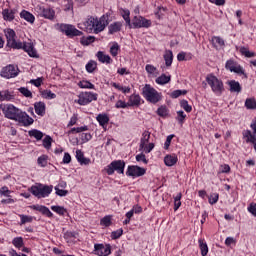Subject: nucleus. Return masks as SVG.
I'll list each match as a JSON object with an SVG mask.
<instances>
[{
  "label": "nucleus",
  "mask_w": 256,
  "mask_h": 256,
  "mask_svg": "<svg viewBox=\"0 0 256 256\" xmlns=\"http://www.w3.org/2000/svg\"><path fill=\"white\" fill-rule=\"evenodd\" d=\"M51 210L54 211V213H57V215H61L62 217L67 215V209L63 206H51Z\"/></svg>",
  "instance_id": "37998d69"
},
{
  "label": "nucleus",
  "mask_w": 256,
  "mask_h": 256,
  "mask_svg": "<svg viewBox=\"0 0 256 256\" xmlns=\"http://www.w3.org/2000/svg\"><path fill=\"white\" fill-rule=\"evenodd\" d=\"M80 89H95V85L88 80H82L78 83Z\"/></svg>",
  "instance_id": "79ce46f5"
},
{
  "label": "nucleus",
  "mask_w": 256,
  "mask_h": 256,
  "mask_svg": "<svg viewBox=\"0 0 256 256\" xmlns=\"http://www.w3.org/2000/svg\"><path fill=\"white\" fill-rule=\"evenodd\" d=\"M246 109H256V100L255 98H247L245 101Z\"/></svg>",
  "instance_id": "8fccbe9b"
},
{
  "label": "nucleus",
  "mask_w": 256,
  "mask_h": 256,
  "mask_svg": "<svg viewBox=\"0 0 256 256\" xmlns=\"http://www.w3.org/2000/svg\"><path fill=\"white\" fill-rule=\"evenodd\" d=\"M121 15L124 19V21L128 24L131 25V12L128 9H122L121 10Z\"/></svg>",
  "instance_id": "49530a36"
},
{
  "label": "nucleus",
  "mask_w": 256,
  "mask_h": 256,
  "mask_svg": "<svg viewBox=\"0 0 256 256\" xmlns=\"http://www.w3.org/2000/svg\"><path fill=\"white\" fill-rule=\"evenodd\" d=\"M40 95L42 97V99H47V100H51V99H56L57 98V94L53 93L51 90L46 89V90H42L40 91Z\"/></svg>",
  "instance_id": "72a5a7b5"
},
{
  "label": "nucleus",
  "mask_w": 256,
  "mask_h": 256,
  "mask_svg": "<svg viewBox=\"0 0 256 256\" xmlns=\"http://www.w3.org/2000/svg\"><path fill=\"white\" fill-rule=\"evenodd\" d=\"M198 245L201 251V255L207 256V253H209V246H207V242L205 241V239H199Z\"/></svg>",
  "instance_id": "2f4dec72"
},
{
  "label": "nucleus",
  "mask_w": 256,
  "mask_h": 256,
  "mask_svg": "<svg viewBox=\"0 0 256 256\" xmlns=\"http://www.w3.org/2000/svg\"><path fill=\"white\" fill-rule=\"evenodd\" d=\"M30 209H33V211H39V213H42V215H45V217H48L49 219L53 218V212H51L47 206L35 204L30 206Z\"/></svg>",
  "instance_id": "a211bd4d"
},
{
  "label": "nucleus",
  "mask_w": 256,
  "mask_h": 256,
  "mask_svg": "<svg viewBox=\"0 0 256 256\" xmlns=\"http://www.w3.org/2000/svg\"><path fill=\"white\" fill-rule=\"evenodd\" d=\"M243 139L246 143H251L254 147V150L256 152V135L251 132V130H244L242 132Z\"/></svg>",
  "instance_id": "6ab92c4d"
},
{
  "label": "nucleus",
  "mask_w": 256,
  "mask_h": 256,
  "mask_svg": "<svg viewBox=\"0 0 256 256\" xmlns=\"http://www.w3.org/2000/svg\"><path fill=\"white\" fill-rule=\"evenodd\" d=\"M208 201H209L210 205H215L217 203V201H219V193H212L209 196Z\"/></svg>",
  "instance_id": "052dcab7"
},
{
  "label": "nucleus",
  "mask_w": 256,
  "mask_h": 256,
  "mask_svg": "<svg viewBox=\"0 0 256 256\" xmlns=\"http://www.w3.org/2000/svg\"><path fill=\"white\" fill-rule=\"evenodd\" d=\"M84 131H89V127L81 126V127H77V128H71V130L68 133H69V135H71L73 133H83Z\"/></svg>",
  "instance_id": "6e6d98bb"
},
{
  "label": "nucleus",
  "mask_w": 256,
  "mask_h": 256,
  "mask_svg": "<svg viewBox=\"0 0 256 256\" xmlns=\"http://www.w3.org/2000/svg\"><path fill=\"white\" fill-rule=\"evenodd\" d=\"M4 34L7 41V47H10L11 49L21 48V40H17V33H15V30L6 28L4 29Z\"/></svg>",
  "instance_id": "39448f33"
},
{
  "label": "nucleus",
  "mask_w": 256,
  "mask_h": 256,
  "mask_svg": "<svg viewBox=\"0 0 256 256\" xmlns=\"http://www.w3.org/2000/svg\"><path fill=\"white\" fill-rule=\"evenodd\" d=\"M19 93L23 94L24 97H33V93L30 92V90L28 88H25V87H20L18 89Z\"/></svg>",
  "instance_id": "bf43d9fd"
},
{
  "label": "nucleus",
  "mask_w": 256,
  "mask_h": 256,
  "mask_svg": "<svg viewBox=\"0 0 256 256\" xmlns=\"http://www.w3.org/2000/svg\"><path fill=\"white\" fill-rule=\"evenodd\" d=\"M180 107L186 111V113H191L193 111V107L189 105V102L187 100H182L180 102Z\"/></svg>",
  "instance_id": "864d4df0"
},
{
  "label": "nucleus",
  "mask_w": 256,
  "mask_h": 256,
  "mask_svg": "<svg viewBox=\"0 0 256 256\" xmlns=\"http://www.w3.org/2000/svg\"><path fill=\"white\" fill-rule=\"evenodd\" d=\"M111 87H114L117 91H121V93H124V95H127V93H131V87L130 86H123L121 83L117 82H111Z\"/></svg>",
  "instance_id": "393cba45"
},
{
  "label": "nucleus",
  "mask_w": 256,
  "mask_h": 256,
  "mask_svg": "<svg viewBox=\"0 0 256 256\" xmlns=\"http://www.w3.org/2000/svg\"><path fill=\"white\" fill-rule=\"evenodd\" d=\"M37 163L40 167H47V156L42 155V156L38 157Z\"/></svg>",
  "instance_id": "0e129e2a"
},
{
  "label": "nucleus",
  "mask_w": 256,
  "mask_h": 256,
  "mask_svg": "<svg viewBox=\"0 0 256 256\" xmlns=\"http://www.w3.org/2000/svg\"><path fill=\"white\" fill-rule=\"evenodd\" d=\"M187 118V114L183 112V110L177 111V121L180 125H183L185 123V119Z\"/></svg>",
  "instance_id": "09e8293b"
},
{
  "label": "nucleus",
  "mask_w": 256,
  "mask_h": 256,
  "mask_svg": "<svg viewBox=\"0 0 256 256\" xmlns=\"http://www.w3.org/2000/svg\"><path fill=\"white\" fill-rule=\"evenodd\" d=\"M94 253L98 256H109L111 255V245L109 244H95Z\"/></svg>",
  "instance_id": "2eb2a0df"
},
{
  "label": "nucleus",
  "mask_w": 256,
  "mask_h": 256,
  "mask_svg": "<svg viewBox=\"0 0 256 256\" xmlns=\"http://www.w3.org/2000/svg\"><path fill=\"white\" fill-rule=\"evenodd\" d=\"M123 28V22L117 21L113 22L108 26V33L109 35H115V33H119Z\"/></svg>",
  "instance_id": "4be33fe9"
},
{
  "label": "nucleus",
  "mask_w": 256,
  "mask_h": 256,
  "mask_svg": "<svg viewBox=\"0 0 256 256\" xmlns=\"http://www.w3.org/2000/svg\"><path fill=\"white\" fill-rule=\"evenodd\" d=\"M181 95H187V90H174L171 94L170 97L172 99H178V97H181Z\"/></svg>",
  "instance_id": "4d7b16f0"
},
{
  "label": "nucleus",
  "mask_w": 256,
  "mask_h": 256,
  "mask_svg": "<svg viewBox=\"0 0 256 256\" xmlns=\"http://www.w3.org/2000/svg\"><path fill=\"white\" fill-rule=\"evenodd\" d=\"M177 161H179L177 154H168L164 157V165H166V167L177 165Z\"/></svg>",
  "instance_id": "412c9836"
},
{
  "label": "nucleus",
  "mask_w": 256,
  "mask_h": 256,
  "mask_svg": "<svg viewBox=\"0 0 256 256\" xmlns=\"http://www.w3.org/2000/svg\"><path fill=\"white\" fill-rule=\"evenodd\" d=\"M155 82L157 85H167V83L171 82V75L162 74L156 78Z\"/></svg>",
  "instance_id": "473e14b6"
},
{
  "label": "nucleus",
  "mask_w": 256,
  "mask_h": 256,
  "mask_svg": "<svg viewBox=\"0 0 256 256\" xmlns=\"http://www.w3.org/2000/svg\"><path fill=\"white\" fill-rule=\"evenodd\" d=\"M20 217V225H25L26 223H33L35 217L25 215V214H19Z\"/></svg>",
  "instance_id": "a19ab883"
},
{
  "label": "nucleus",
  "mask_w": 256,
  "mask_h": 256,
  "mask_svg": "<svg viewBox=\"0 0 256 256\" xmlns=\"http://www.w3.org/2000/svg\"><path fill=\"white\" fill-rule=\"evenodd\" d=\"M12 245H14L16 249H21V247H24L25 242L23 241V237H15L12 240Z\"/></svg>",
  "instance_id": "c03bdc74"
},
{
  "label": "nucleus",
  "mask_w": 256,
  "mask_h": 256,
  "mask_svg": "<svg viewBox=\"0 0 256 256\" xmlns=\"http://www.w3.org/2000/svg\"><path fill=\"white\" fill-rule=\"evenodd\" d=\"M157 115H159V117H167L169 115V110L167 109V106H160L157 109Z\"/></svg>",
  "instance_id": "5fc2aeb1"
},
{
  "label": "nucleus",
  "mask_w": 256,
  "mask_h": 256,
  "mask_svg": "<svg viewBox=\"0 0 256 256\" xmlns=\"http://www.w3.org/2000/svg\"><path fill=\"white\" fill-rule=\"evenodd\" d=\"M43 143V147L45 149H51V145L53 143V138H51V136L46 135L45 138L42 140Z\"/></svg>",
  "instance_id": "de8ad7c7"
},
{
  "label": "nucleus",
  "mask_w": 256,
  "mask_h": 256,
  "mask_svg": "<svg viewBox=\"0 0 256 256\" xmlns=\"http://www.w3.org/2000/svg\"><path fill=\"white\" fill-rule=\"evenodd\" d=\"M29 191L34 197H37V199H46V197H49L51 193H53V185L36 183L30 187Z\"/></svg>",
  "instance_id": "7ed1b4c3"
},
{
  "label": "nucleus",
  "mask_w": 256,
  "mask_h": 256,
  "mask_svg": "<svg viewBox=\"0 0 256 256\" xmlns=\"http://www.w3.org/2000/svg\"><path fill=\"white\" fill-rule=\"evenodd\" d=\"M97 69V62L91 60L86 64L87 73H93Z\"/></svg>",
  "instance_id": "3c124183"
},
{
  "label": "nucleus",
  "mask_w": 256,
  "mask_h": 256,
  "mask_svg": "<svg viewBox=\"0 0 256 256\" xmlns=\"http://www.w3.org/2000/svg\"><path fill=\"white\" fill-rule=\"evenodd\" d=\"M95 42V36H83L81 39H80V43L81 45H91V43H94Z\"/></svg>",
  "instance_id": "a18cd8bd"
},
{
  "label": "nucleus",
  "mask_w": 256,
  "mask_h": 256,
  "mask_svg": "<svg viewBox=\"0 0 256 256\" xmlns=\"http://www.w3.org/2000/svg\"><path fill=\"white\" fill-rule=\"evenodd\" d=\"M247 210L253 215V217H256V203L251 202L247 208Z\"/></svg>",
  "instance_id": "774afa93"
},
{
  "label": "nucleus",
  "mask_w": 256,
  "mask_h": 256,
  "mask_svg": "<svg viewBox=\"0 0 256 256\" xmlns=\"http://www.w3.org/2000/svg\"><path fill=\"white\" fill-rule=\"evenodd\" d=\"M149 139H151V133L149 131H144L140 140V149H143V147L149 143Z\"/></svg>",
  "instance_id": "c9c22d12"
},
{
  "label": "nucleus",
  "mask_w": 256,
  "mask_h": 256,
  "mask_svg": "<svg viewBox=\"0 0 256 256\" xmlns=\"http://www.w3.org/2000/svg\"><path fill=\"white\" fill-rule=\"evenodd\" d=\"M96 57L98 61H100V63H106L107 65H110V63L113 62V60L111 59V56L106 55L101 51L97 52Z\"/></svg>",
  "instance_id": "cd10ccee"
},
{
  "label": "nucleus",
  "mask_w": 256,
  "mask_h": 256,
  "mask_svg": "<svg viewBox=\"0 0 256 256\" xmlns=\"http://www.w3.org/2000/svg\"><path fill=\"white\" fill-rule=\"evenodd\" d=\"M42 16L45 19H50V21H52V19H55V10H53V8H43L42 9Z\"/></svg>",
  "instance_id": "c756f323"
},
{
  "label": "nucleus",
  "mask_w": 256,
  "mask_h": 256,
  "mask_svg": "<svg viewBox=\"0 0 256 256\" xmlns=\"http://www.w3.org/2000/svg\"><path fill=\"white\" fill-rule=\"evenodd\" d=\"M181 197H183V194H181V193H178L174 197V211H178L179 207H181Z\"/></svg>",
  "instance_id": "603ef678"
},
{
  "label": "nucleus",
  "mask_w": 256,
  "mask_h": 256,
  "mask_svg": "<svg viewBox=\"0 0 256 256\" xmlns=\"http://www.w3.org/2000/svg\"><path fill=\"white\" fill-rule=\"evenodd\" d=\"M96 121H98L100 127L104 128V130H107V125H109V115L106 113H100L96 116Z\"/></svg>",
  "instance_id": "aec40b11"
},
{
  "label": "nucleus",
  "mask_w": 256,
  "mask_h": 256,
  "mask_svg": "<svg viewBox=\"0 0 256 256\" xmlns=\"http://www.w3.org/2000/svg\"><path fill=\"white\" fill-rule=\"evenodd\" d=\"M82 25H84L86 33H95V35H98V33L105 31V28L109 25V17L106 15H102L101 17L89 16ZM80 29H83V27L80 26Z\"/></svg>",
  "instance_id": "f257e3e1"
},
{
  "label": "nucleus",
  "mask_w": 256,
  "mask_h": 256,
  "mask_svg": "<svg viewBox=\"0 0 256 256\" xmlns=\"http://www.w3.org/2000/svg\"><path fill=\"white\" fill-rule=\"evenodd\" d=\"M34 109L36 114H38L40 117H43V115H45V109H46L45 102L40 101V102L34 103Z\"/></svg>",
  "instance_id": "a878e982"
},
{
  "label": "nucleus",
  "mask_w": 256,
  "mask_h": 256,
  "mask_svg": "<svg viewBox=\"0 0 256 256\" xmlns=\"http://www.w3.org/2000/svg\"><path fill=\"white\" fill-rule=\"evenodd\" d=\"M132 25L134 29H149L152 23L151 20L143 16H135L132 20Z\"/></svg>",
  "instance_id": "9b49d317"
},
{
  "label": "nucleus",
  "mask_w": 256,
  "mask_h": 256,
  "mask_svg": "<svg viewBox=\"0 0 256 256\" xmlns=\"http://www.w3.org/2000/svg\"><path fill=\"white\" fill-rule=\"evenodd\" d=\"M0 75L4 79H13L19 75V67L15 65H8L2 69Z\"/></svg>",
  "instance_id": "f8f14e48"
},
{
  "label": "nucleus",
  "mask_w": 256,
  "mask_h": 256,
  "mask_svg": "<svg viewBox=\"0 0 256 256\" xmlns=\"http://www.w3.org/2000/svg\"><path fill=\"white\" fill-rule=\"evenodd\" d=\"M228 85L230 87V92L231 93H241L242 87L241 84L235 80H231L228 82Z\"/></svg>",
  "instance_id": "c85d7f7f"
},
{
  "label": "nucleus",
  "mask_w": 256,
  "mask_h": 256,
  "mask_svg": "<svg viewBox=\"0 0 256 256\" xmlns=\"http://www.w3.org/2000/svg\"><path fill=\"white\" fill-rule=\"evenodd\" d=\"M14 121L21 123L24 127H29V125H33L34 123L33 118H31L27 112H23L22 110L18 112Z\"/></svg>",
  "instance_id": "ddd939ff"
},
{
  "label": "nucleus",
  "mask_w": 256,
  "mask_h": 256,
  "mask_svg": "<svg viewBox=\"0 0 256 256\" xmlns=\"http://www.w3.org/2000/svg\"><path fill=\"white\" fill-rule=\"evenodd\" d=\"M28 135H29L30 137H34V139H35L36 141H41V139H43V137H44L45 134H43V132H41L40 130L33 129V130H30V131L28 132Z\"/></svg>",
  "instance_id": "f704fd0d"
},
{
  "label": "nucleus",
  "mask_w": 256,
  "mask_h": 256,
  "mask_svg": "<svg viewBox=\"0 0 256 256\" xmlns=\"http://www.w3.org/2000/svg\"><path fill=\"white\" fill-rule=\"evenodd\" d=\"M77 237H79V234L77 232L67 231L66 233H64V239L67 241V243L75 241Z\"/></svg>",
  "instance_id": "4c0bfd02"
},
{
  "label": "nucleus",
  "mask_w": 256,
  "mask_h": 256,
  "mask_svg": "<svg viewBox=\"0 0 256 256\" xmlns=\"http://www.w3.org/2000/svg\"><path fill=\"white\" fill-rule=\"evenodd\" d=\"M239 52L241 55H244V57H247L248 59H251V57H256V53L249 51V48L247 47H240Z\"/></svg>",
  "instance_id": "ea45409f"
},
{
  "label": "nucleus",
  "mask_w": 256,
  "mask_h": 256,
  "mask_svg": "<svg viewBox=\"0 0 256 256\" xmlns=\"http://www.w3.org/2000/svg\"><path fill=\"white\" fill-rule=\"evenodd\" d=\"M54 189L56 191V195H58L59 197H67V195L69 193V191L63 190V189L59 188V186H55Z\"/></svg>",
  "instance_id": "e2e57ef3"
},
{
  "label": "nucleus",
  "mask_w": 256,
  "mask_h": 256,
  "mask_svg": "<svg viewBox=\"0 0 256 256\" xmlns=\"http://www.w3.org/2000/svg\"><path fill=\"white\" fill-rule=\"evenodd\" d=\"M58 29L67 37H81V35H83V32L77 30V28L71 24H58Z\"/></svg>",
  "instance_id": "6e6552de"
},
{
  "label": "nucleus",
  "mask_w": 256,
  "mask_h": 256,
  "mask_svg": "<svg viewBox=\"0 0 256 256\" xmlns=\"http://www.w3.org/2000/svg\"><path fill=\"white\" fill-rule=\"evenodd\" d=\"M64 11H73V0L64 1Z\"/></svg>",
  "instance_id": "338daca9"
},
{
  "label": "nucleus",
  "mask_w": 256,
  "mask_h": 256,
  "mask_svg": "<svg viewBox=\"0 0 256 256\" xmlns=\"http://www.w3.org/2000/svg\"><path fill=\"white\" fill-rule=\"evenodd\" d=\"M206 82L218 97H220V95H223V92L225 91V86L221 79L217 78L213 74H210L206 77Z\"/></svg>",
  "instance_id": "20e7f679"
},
{
  "label": "nucleus",
  "mask_w": 256,
  "mask_h": 256,
  "mask_svg": "<svg viewBox=\"0 0 256 256\" xmlns=\"http://www.w3.org/2000/svg\"><path fill=\"white\" fill-rule=\"evenodd\" d=\"M145 173H147V170L145 168H141L135 165L128 166L126 171L127 177H133L134 179L135 177H143Z\"/></svg>",
  "instance_id": "4468645a"
},
{
  "label": "nucleus",
  "mask_w": 256,
  "mask_h": 256,
  "mask_svg": "<svg viewBox=\"0 0 256 256\" xmlns=\"http://www.w3.org/2000/svg\"><path fill=\"white\" fill-rule=\"evenodd\" d=\"M163 57L166 67H171L173 65V51L166 50Z\"/></svg>",
  "instance_id": "7c9ffc66"
},
{
  "label": "nucleus",
  "mask_w": 256,
  "mask_h": 256,
  "mask_svg": "<svg viewBox=\"0 0 256 256\" xmlns=\"http://www.w3.org/2000/svg\"><path fill=\"white\" fill-rule=\"evenodd\" d=\"M120 51H121V46H119V43L113 42L110 47V55H112V57H117Z\"/></svg>",
  "instance_id": "58836bf2"
},
{
  "label": "nucleus",
  "mask_w": 256,
  "mask_h": 256,
  "mask_svg": "<svg viewBox=\"0 0 256 256\" xmlns=\"http://www.w3.org/2000/svg\"><path fill=\"white\" fill-rule=\"evenodd\" d=\"M141 105V96L139 94H132L128 98V107H139Z\"/></svg>",
  "instance_id": "b1692460"
},
{
  "label": "nucleus",
  "mask_w": 256,
  "mask_h": 256,
  "mask_svg": "<svg viewBox=\"0 0 256 256\" xmlns=\"http://www.w3.org/2000/svg\"><path fill=\"white\" fill-rule=\"evenodd\" d=\"M142 95L148 103H152L153 105H156V103H159L161 99H163V94L157 89H155L150 84H145V86L142 88Z\"/></svg>",
  "instance_id": "f03ea898"
},
{
  "label": "nucleus",
  "mask_w": 256,
  "mask_h": 256,
  "mask_svg": "<svg viewBox=\"0 0 256 256\" xmlns=\"http://www.w3.org/2000/svg\"><path fill=\"white\" fill-rule=\"evenodd\" d=\"M152 149H155V144L149 143L144 145L143 148H140V151H143V153H151Z\"/></svg>",
  "instance_id": "69168bd1"
},
{
  "label": "nucleus",
  "mask_w": 256,
  "mask_h": 256,
  "mask_svg": "<svg viewBox=\"0 0 256 256\" xmlns=\"http://www.w3.org/2000/svg\"><path fill=\"white\" fill-rule=\"evenodd\" d=\"M0 109L4 117L11 121H15L17 115H19V111H21V109L15 107L13 104H0Z\"/></svg>",
  "instance_id": "423d86ee"
},
{
  "label": "nucleus",
  "mask_w": 256,
  "mask_h": 256,
  "mask_svg": "<svg viewBox=\"0 0 256 256\" xmlns=\"http://www.w3.org/2000/svg\"><path fill=\"white\" fill-rule=\"evenodd\" d=\"M97 97V93L81 92L78 95V100H75V103H78V105H89L92 101H97Z\"/></svg>",
  "instance_id": "9d476101"
},
{
  "label": "nucleus",
  "mask_w": 256,
  "mask_h": 256,
  "mask_svg": "<svg viewBox=\"0 0 256 256\" xmlns=\"http://www.w3.org/2000/svg\"><path fill=\"white\" fill-rule=\"evenodd\" d=\"M166 11L165 7L163 6H158L156 11L154 12V15H156L157 19H161L163 15L165 14L164 12Z\"/></svg>",
  "instance_id": "680f3d73"
},
{
  "label": "nucleus",
  "mask_w": 256,
  "mask_h": 256,
  "mask_svg": "<svg viewBox=\"0 0 256 256\" xmlns=\"http://www.w3.org/2000/svg\"><path fill=\"white\" fill-rule=\"evenodd\" d=\"M107 175H113L115 171L119 174L125 173V162L123 160H114L105 167Z\"/></svg>",
  "instance_id": "0eeeda50"
},
{
  "label": "nucleus",
  "mask_w": 256,
  "mask_h": 256,
  "mask_svg": "<svg viewBox=\"0 0 256 256\" xmlns=\"http://www.w3.org/2000/svg\"><path fill=\"white\" fill-rule=\"evenodd\" d=\"M113 224V216L111 215H106L100 220V225L102 227H111Z\"/></svg>",
  "instance_id": "e433bc0d"
},
{
  "label": "nucleus",
  "mask_w": 256,
  "mask_h": 256,
  "mask_svg": "<svg viewBox=\"0 0 256 256\" xmlns=\"http://www.w3.org/2000/svg\"><path fill=\"white\" fill-rule=\"evenodd\" d=\"M225 69L230 71V73H236V75H245V69L241 64L235 61L233 58L229 59L225 63Z\"/></svg>",
  "instance_id": "1a4fd4ad"
},
{
  "label": "nucleus",
  "mask_w": 256,
  "mask_h": 256,
  "mask_svg": "<svg viewBox=\"0 0 256 256\" xmlns=\"http://www.w3.org/2000/svg\"><path fill=\"white\" fill-rule=\"evenodd\" d=\"M17 13V8H5L2 10V17L4 21L11 23L15 21V14Z\"/></svg>",
  "instance_id": "f3484780"
},
{
  "label": "nucleus",
  "mask_w": 256,
  "mask_h": 256,
  "mask_svg": "<svg viewBox=\"0 0 256 256\" xmlns=\"http://www.w3.org/2000/svg\"><path fill=\"white\" fill-rule=\"evenodd\" d=\"M213 43H215L218 47H225V40L219 36H214L212 38Z\"/></svg>",
  "instance_id": "13d9d810"
},
{
  "label": "nucleus",
  "mask_w": 256,
  "mask_h": 256,
  "mask_svg": "<svg viewBox=\"0 0 256 256\" xmlns=\"http://www.w3.org/2000/svg\"><path fill=\"white\" fill-rule=\"evenodd\" d=\"M19 49H23L26 53H28L29 57L37 58L39 54H37V50L35 49V45L33 42H21V47Z\"/></svg>",
  "instance_id": "dca6fc26"
},
{
  "label": "nucleus",
  "mask_w": 256,
  "mask_h": 256,
  "mask_svg": "<svg viewBox=\"0 0 256 256\" xmlns=\"http://www.w3.org/2000/svg\"><path fill=\"white\" fill-rule=\"evenodd\" d=\"M20 17L21 19H24L28 23H31V24L35 23V16L27 10H22L20 13Z\"/></svg>",
  "instance_id": "bb28decb"
},
{
  "label": "nucleus",
  "mask_w": 256,
  "mask_h": 256,
  "mask_svg": "<svg viewBox=\"0 0 256 256\" xmlns=\"http://www.w3.org/2000/svg\"><path fill=\"white\" fill-rule=\"evenodd\" d=\"M13 99H15V95L13 94V92L9 91V90H0V102H9V101H13Z\"/></svg>",
  "instance_id": "5701e85b"
}]
</instances>
